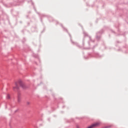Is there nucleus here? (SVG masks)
Returning a JSON list of instances; mask_svg holds the SVG:
<instances>
[{
    "instance_id": "obj_1",
    "label": "nucleus",
    "mask_w": 128,
    "mask_h": 128,
    "mask_svg": "<svg viewBox=\"0 0 128 128\" xmlns=\"http://www.w3.org/2000/svg\"><path fill=\"white\" fill-rule=\"evenodd\" d=\"M15 86H16L14 87V90H18V86H21L24 87V84L22 81H20L18 83H16Z\"/></svg>"
},
{
    "instance_id": "obj_2",
    "label": "nucleus",
    "mask_w": 128,
    "mask_h": 128,
    "mask_svg": "<svg viewBox=\"0 0 128 128\" xmlns=\"http://www.w3.org/2000/svg\"><path fill=\"white\" fill-rule=\"evenodd\" d=\"M7 98H10V95H9V94H8V95L7 96Z\"/></svg>"
}]
</instances>
